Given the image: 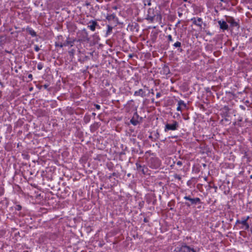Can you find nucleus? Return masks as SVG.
I'll return each mask as SVG.
<instances>
[{"label":"nucleus","instance_id":"1","mask_svg":"<svg viewBox=\"0 0 252 252\" xmlns=\"http://www.w3.org/2000/svg\"><path fill=\"white\" fill-rule=\"evenodd\" d=\"M184 198L186 200L189 201V202L185 203V205L189 207L192 205H196L202 203L200 199L198 197L191 198L190 195H189L184 196Z\"/></svg>","mask_w":252,"mask_h":252},{"label":"nucleus","instance_id":"2","mask_svg":"<svg viewBox=\"0 0 252 252\" xmlns=\"http://www.w3.org/2000/svg\"><path fill=\"white\" fill-rule=\"evenodd\" d=\"M179 127V123L174 120L172 121V124L167 123L164 127V131L167 132L169 130H176Z\"/></svg>","mask_w":252,"mask_h":252},{"label":"nucleus","instance_id":"3","mask_svg":"<svg viewBox=\"0 0 252 252\" xmlns=\"http://www.w3.org/2000/svg\"><path fill=\"white\" fill-rule=\"evenodd\" d=\"M156 11L153 8H149L148 10V14L146 19L151 22H153L155 20Z\"/></svg>","mask_w":252,"mask_h":252},{"label":"nucleus","instance_id":"4","mask_svg":"<svg viewBox=\"0 0 252 252\" xmlns=\"http://www.w3.org/2000/svg\"><path fill=\"white\" fill-rule=\"evenodd\" d=\"M241 224L242 226L240 227L241 229L247 230L250 228V225L248 222L246 221V220H237L236 221V224Z\"/></svg>","mask_w":252,"mask_h":252},{"label":"nucleus","instance_id":"5","mask_svg":"<svg viewBox=\"0 0 252 252\" xmlns=\"http://www.w3.org/2000/svg\"><path fill=\"white\" fill-rule=\"evenodd\" d=\"M180 252H195V250L193 248L186 245H183L180 248Z\"/></svg>","mask_w":252,"mask_h":252},{"label":"nucleus","instance_id":"6","mask_svg":"<svg viewBox=\"0 0 252 252\" xmlns=\"http://www.w3.org/2000/svg\"><path fill=\"white\" fill-rule=\"evenodd\" d=\"M136 169L139 172H141L143 174H145L147 171V168L145 166V165H141L139 162L136 163Z\"/></svg>","mask_w":252,"mask_h":252},{"label":"nucleus","instance_id":"7","mask_svg":"<svg viewBox=\"0 0 252 252\" xmlns=\"http://www.w3.org/2000/svg\"><path fill=\"white\" fill-rule=\"evenodd\" d=\"M74 41H75L74 40H69V37H68L67 38L66 40L64 41V43H63V44L60 45V47L62 48L63 46H69V45L70 47H72L74 45Z\"/></svg>","mask_w":252,"mask_h":252},{"label":"nucleus","instance_id":"8","mask_svg":"<svg viewBox=\"0 0 252 252\" xmlns=\"http://www.w3.org/2000/svg\"><path fill=\"white\" fill-rule=\"evenodd\" d=\"M226 21L230 24L231 26L234 27H238L239 28V24L238 22H236L235 21V19L232 17H229L226 19Z\"/></svg>","mask_w":252,"mask_h":252},{"label":"nucleus","instance_id":"9","mask_svg":"<svg viewBox=\"0 0 252 252\" xmlns=\"http://www.w3.org/2000/svg\"><path fill=\"white\" fill-rule=\"evenodd\" d=\"M90 25H88V27L93 32L95 30L96 26H98V23L96 21L91 20L89 22Z\"/></svg>","mask_w":252,"mask_h":252},{"label":"nucleus","instance_id":"10","mask_svg":"<svg viewBox=\"0 0 252 252\" xmlns=\"http://www.w3.org/2000/svg\"><path fill=\"white\" fill-rule=\"evenodd\" d=\"M138 118L139 116L137 114V113L135 112L130 121V123L134 126H136L139 123V121H138Z\"/></svg>","mask_w":252,"mask_h":252},{"label":"nucleus","instance_id":"11","mask_svg":"<svg viewBox=\"0 0 252 252\" xmlns=\"http://www.w3.org/2000/svg\"><path fill=\"white\" fill-rule=\"evenodd\" d=\"M191 21L192 22L194 25H195L199 27H202V20L201 18H198L196 19V18L193 17L191 19Z\"/></svg>","mask_w":252,"mask_h":252},{"label":"nucleus","instance_id":"12","mask_svg":"<svg viewBox=\"0 0 252 252\" xmlns=\"http://www.w3.org/2000/svg\"><path fill=\"white\" fill-rule=\"evenodd\" d=\"M218 23L220 25V29L223 31L227 30L228 29V26L226 22L224 21H219Z\"/></svg>","mask_w":252,"mask_h":252},{"label":"nucleus","instance_id":"13","mask_svg":"<svg viewBox=\"0 0 252 252\" xmlns=\"http://www.w3.org/2000/svg\"><path fill=\"white\" fill-rule=\"evenodd\" d=\"M134 95L135 96H140L142 97L145 96V92L142 89H139L134 92Z\"/></svg>","mask_w":252,"mask_h":252},{"label":"nucleus","instance_id":"14","mask_svg":"<svg viewBox=\"0 0 252 252\" xmlns=\"http://www.w3.org/2000/svg\"><path fill=\"white\" fill-rule=\"evenodd\" d=\"M162 16L157 11H156L155 20L156 21L160 23L161 21Z\"/></svg>","mask_w":252,"mask_h":252},{"label":"nucleus","instance_id":"15","mask_svg":"<svg viewBox=\"0 0 252 252\" xmlns=\"http://www.w3.org/2000/svg\"><path fill=\"white\" fill-rule=\"evenodd\" d=\"M116 18V15L114 14L108 15L106 17V19L108 21H112L114 20Z\"/></svg>","mask_w":252,"mask_h":252},{"label":"nucleus","instance_id":"16","mask_svg":"<svg viewBox=\"0 0 252 252\" xmlns=\"http://www.w3.org/2000/svg\"><path fill=\"white\" fill-rule=\"evenodd\" d=\"M113 27L110 25H107V30L106 31V35H108L112 32Z\"/></svg>","mask_w":252,"mask_h":252},{"label":"nucleus","instance_id":"17","mask_svg":"<svg viewBox=\"0 0 252 252\" xmlns=\"http://www.w3.org/2000/svg\"><path fill=\"white\" fill-rule=\"evenodd\" d=\"M178 105H180V106H184V107H187V105L184 102L183 100H180L178 101Z\"/></svg>","mask_w":252,"mask_h":252},{"label":"nucleus","instance_id":"18","mask_svg":"<svg viewBox=\"0 0 252 252\" xmlns=\"http://www.w3.org/2000/svg\"><path fill=\"white\" fill-rule=\"evenodd\" d=\"M173 46L176 48H179L181 46V43L179 41H177L173 44Z\"/></svg>","mask_w":252,"mask_h":252},{"label":"nucleus","instance_id":"19","mask_svg":"<svg viewBox=\"0 0 252 252\" xmlns=\"http://www.w3.org/2000/svg\"><path fill=\"white\" fill-rule=\"evenodd\" d=\"M43 65L42 63H38L37 67L38 70H41L43 68Z\"/></svg>","mask_w":252,"mask_h":252},{"label":"nucleus","instance_id":"20","mask_svg":"<svg viewBox=\"0 0 252 252\" xmlns=\"http://www.w3.org/2000/svg\"><path fill=\"white\" fill-rule=\"evenodd\" d=\"M174 177L175 179H178L179 181L181 180V177L180 175L176 174L174 175Z\"/></svg>","mask_w":252,"mask_h":252},{"label":"nucleus","instance_id":"21","mask_svg":"<svg viewBox=\"0 0 252 252\" xmlns=\"http://www.w3.org/2000/svg\"><path fill=\"white\" fill-rule=\"evenodd\" d=\"M4 189L2 187H0V196L4 194Z\"/></svg>","mask_w":252,"mask_h":252},{"label":"nucleus","instance_id":"22","mask_svg":"<svg viewBox=\"0 0 252 252\" xmlns=\"http://www.w3.org/2000/svg\"><path fill=\"white\" fill-rule=\"evenodd\" d=\"M167 39L168 42H172L173 41V39L171 35L169 34L167 36Z\"/></svg>","mask_w":252,"mask_h":252},{"label":"nucleus","instance_id":"23","mask_svg":"<svg viewBox=\"0 0 252 252\" xmlns=\"http://www.w3.org/2000/svg\"><path fill=\"white\" fill-rule=\"evenodd\" d=\"M34 50L36 51V52H38L40 50V48L39 47H38V45H34Z\"/></svg>","mask_w":252,"mask_h":252},{"label":"nucleus","instance_id":"24","mask_svg":"<svg viewBox=\"0 0 252 252\" xmlns=\"http://www.w3.org/2000/svg\"><path fill=\"white\" fill-rule=\"evenodd\" d=\"M21 209H22V207L20 205H16V210H17L18 211H20L21 210Z\"/></svg>","mask_w":252,"mask_h":252},{"label":"nucleus","instance_id":"25","mask_svg":"<svg viewBox=\"0 0 252 252\" xmlns=\"http://www.w3.org/2000/svg\"><path fill=\"white\" fill-rule=\"evenodd\" d=\"M63 44V43H62V42H56V43H55V46H56V47L59 46V47H60V45H61V44Z\"/></svg>","mask_w":252,"mask_h":252},{"label":"nucleus","instance_id":"26","mask_svg":"<svg viewBox=\"0 0 252 252\" xmlns=\"http://www.w3.org/2000/svg\"><path fill=\"white\" fill-rule=\"evenodd\" d=\"M30 33L32 36H35L36 33L34 31H32L30 32Z\"/></svg>","mask_w":252,"mask_h":252},{"label":"nucleus","instance_id":"27","mask_svg":"<svg viewBox=\"0 0 252 252\" xmlns=\"http://www.w3.org/2000/svg\"><path fill=\"white\" fill-rule=\"evenodd\" d=\"M182 164H183V163H182V162L181 161H180V160H179V161H178L177 162V165H179V166H182Z\"/></svg>","mask_w":252,"mask_h":252},{"label":"nucleus","instance_id":"28","mask_svg":"<svg viewBox=\"0 0 252 252\" xmlns=\"http://www.w3.org/2000/svg\"><path fill=\"white\" fill-rule=\"evenodd\" d=\"M250 219L249 216H247L246 218H242L241 219L243 220H246V221L248 222V220Z\"/></svg>","mask_w":252,"mask_h":252},{"label":"nucleus","instance_id":"29","mask_svg":"<svg viewBox=\"0 0 252 252\" xmlns=\"http://www.w3.org/2000/svg\"><path fill=\"white\" fill-rule=\"evenodd\" d=\"M94 106L98 110L100 109V106L98 104H94Z\"/></svg>","mask_w":252,"mask_h":252},{"label":"nucleus","instance_id":"30","mask_svg":"<svg viewBox=\"0 0 252 252\" xmlns=\"http://www.w3.org/2000/svg\"><path fill=\"white\" fill-rule=\"evenodd\" d=\"M74 52H75V50H73V49H72V50H71V51H69V54H70V55H71H71H73V54H74Z\"/></svg>","mask_w":252,"mask_h":252},{"label":"nucleus","instance_id":"31","mask_svg":"<svg viewBox=\"0 0 252 252\" xmlns=\"http://www.w3.org/2000/svg\"><path fill=\"white\" fill-rule=\"evenodd\" d=\"M160 96H161V94H160V93H158L156 94V97H157V98L159 97Z\"/></svg>","mask_w":252,"mask_h":252},{"label":"nucleus","instance_id":"32","mask_svg":"<svg viewBox=\"0 0 252 252\" xmlns=\"http://www.w3.org/2000/svg\"><path fill=\"white\" fill-rule=\"evenodd\" d=\"M177 111H181V106L180 105H178L177 108Z\"/></svg>","mask_w":252,"mask_h":252},{"label":"nucleus","instance_id":"33","mask_svg":"<svg viewBox=\"0 0 252 252\" xmlns=\"http://www.w3.org/2000/svg\"><path fill=\"white\" fill-rule=\"evenodd\" d=\"M28 78L32 80V74H29L28 75Z\"/></svg>","mask_w":252,"mask_h":252},{"label":"nucleus","instance_id":"34","mask_svg":"<svg viewBox=\"0 0 252 252\" xmlns=\"http://www.w3.org/2000/svg\"><path fill=\"white\" fill-rule=\"evenodd\" d=\"M48 87V85H46V84H45V85H43V87H44L45 89L47 88V87Z\"/></svg>","mask_w":252,"mask_h":252},{"label":"nucleus","instance_id":"35","mask_svg":"<svg viewBox=\"0 0 252 252\" xmlns=\"http://www.w3.org/2000/svg\"><path fill=\"white\" fill-rule=\"evenodd\" d=\"M182 14L181 13H179V16L181 17L182 16Z\"/></svg>","mask_w":252,"mask_h":252},{"label":"nucleus","instance_id":"36","mask_svg":"<svg viewBox=\"0 0 252 252\" xmlns=\"http://www.w3.org/2000/svg\"><path fill=\"white\" fill-rule=\"evenodd\" d=\"M178 50L180 51V52H182V49H178Z\"/></svg>","mask_w":252,"mask_h":252},{"label":"nucleus","instance_id":"37","mask_svg":"<svg viewBox=\"0 0 252 252\" xmlns=\"http://www.w3.org/2000/svg\"><path fill=\"white\" fill-rule=\"evenodd\" d=\"M214 188L216 190L217 189V187L216 186H214Z\"/></svg>","mask_w":252,"mask_h":252},{"label":"nucleus","instance_id":"38","mask_svg":"<svg viewBox=\"0 0 252 252\" xmlns=\"http://www.w3.org/2000/svg\"><path fill=\"white\" fill-rule=\"evenodd\" d=\"M220 0L221 1H222V2H224V1H225L224 0Z\"/></svg>","mask_w":252,"mask_h":252},{"label":"nucleus","instance_id":"39","mask_svg":"<svg viewBox=\"0 0 252 252\" xmlns=\"http://www.w3.org/2000/svg\"><path fill=\"white\" fill-rule=\"evenodd\" d=\"M180 23V21H179L177 23V25L179 24Z\"/></svg>","mask_w":252,"mask_h":252},{"label":"nucleus","instance_id":"40","mask_svg":"<svg viewBox=\"0 0 252 252\" xmlns=\"http://www.w3.org/2000/svg\"><path fill=\"white\" fill-rule=\"evenodd\" d=\"M165 69H168V67H165V68H164V70H165Z\"/></svg>","mask_w":252,"mask_h":252},{"label":"nucleus","instance_id":"41","mask_svg":"<svg viewBox=\"0 0 252 252\" xmlns=\"http://www.w3.org/2000/svg\"><path fill=\"white\" fill-rule=\"evenodd\" d=\"M184 1H187L188 0H183Z\"/></svg>","mask_w":252,"mask_h":252},{"label":"nucleus","instance_id":"42","mask_svg":"<svg viewBox=\"0 0 252 252\" xmlns=\"http://www.w3.org/2000/svg\"><path fill=\"white\" fill-rule=\"evenodd\" d=\"M149 138H152V136H149Z\"/></svg>","mask_w":252,"mask_h":252},{"label":"nucleus","instance_id":"43","mask_svg":"<svg viewBox=\"0 0 252 252\" xmlns=\"http://www.w3.org/2000/svg\"><path fill=\"white\" fill-rule=\"evenodd\" d=\"M195 252H196L195 251Z\"/></svg>","mask_w":252,"mask_h":252}]
</instances>
